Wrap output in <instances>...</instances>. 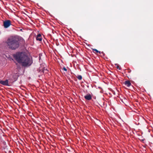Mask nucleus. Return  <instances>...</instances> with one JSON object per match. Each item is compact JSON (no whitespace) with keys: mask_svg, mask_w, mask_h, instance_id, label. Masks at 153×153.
Instances as JSON below:
<instances>
[{"mask_svg":"<svg viewBox=\"0 0 153 153\" xmlns=\"http://www.w3.org/2000/svg\"><path fill=\"white\" fill-rule=\"evenodd\" d=\"M17 79H15L14 80V81H16V80Z\"/></svg>","mask_w":153,"mask_h":153,"instance_id":"17","label":"nucleus"},{"mask_svg":"<svg viewBox=\"0 0 153 153\" xmlns=\"http://www.w3.org/2000/svg\"><path fill=\"white\" fill-rule=\"evenodd\" d=\"M11 24L10 21L9 20H7L4 22V26L5 28L8 27Z\"/></svg>","mask_w":153,"mask_h":153,"instance_id":"3","label":"nucleus"},{"mask_svg":"<svg viewBox=\"0 0 153 153\" xmlns=\"http://www.w3.org/2000/svg\"><path fill=\"white\" fill-rule=\"evenodd\" d=\"M117 69H119V70H120L121 69L120 67L119 66H118V65L117 66Z\"/></svg>","mask_w":153,"mask_h":153,"instance_id":"12","label":"nucleus"},{"mask_svg":"<svg viewBox=\"0 0 153 153\" xmlns=\"http://www.w3.org/2000/svg\"><path fill=\"white\" fill-rule=\"evenodd\" d=\"M77 78L79 80L82 79V77L81 75H78L76 76Z\"/></svg>","mask_w":153,"mask_h":153,"instance_id":"8","label":"nucleus"},{"mask_svg":"<svg viewBox=\"0 0 153 153\" xmlns=\"http://www.w3.org/2000/svg\"><path fill=\"white\" fill-rule=\"evenodd\" d=\"M101 53V54H100L101 56H104V53H103V52H102Z\"/></svg>","mask_w":153,"mask_h":153,"instance_id":"11","label":"nucleus"},{"mask_svg":"<svg viewBox=\"0 0 153 153\" xmlns=\"http://www.w3.org/2000/svg\"><path fill=\"white\" fill-rule=\"evenodd\" d=\"M84 98L87 100H90L91 99L92 97L90 94H88L84 96Z\"/></svg>","mask_w":153,"mask_h":153,"instance_id":"5","label":"nucleus"},{"mask_svg":"<svg viewBox=\"0 0 153 153\" xmlns=\"http://www.w3.org/2000/svg\"><path fill=\"white\" fill-rule=\"evenodd\" d=\"M25 12H26L27 13V11H26L25 10Z\"/></svg>","mask_w":153,"mask_h":153,"instance_id":"18","label":"nucleus"},{"mask_svg":"<svg viewBox=\"0 0 153 153\" xmlns=\"http://www.w3.org/2000/svg\"><path fill=\"white\" fill-rule=\"evenodd\" d=\"M45 11L47 13H49V12H48L47 10V11H46V10H45Z\"/></svg>","mask_w":153,"mask_h":153,"instance_id":"14","label":"nucleus"},{"mask_svg":"<svg viewBox=\"0 0 153 153\" xmlns=\"http://www.w3.org/2000/svg\"><path fill=\"white\" fill-rule=\"evenodd\" d=\"M125 85L128 87H129L131 85V83L130 82L128 81H126L124 82Z\"/></svg>","mask_w":153,"mask_h":153,"instance_id":"6","label":"nucleus"},{"mask_svg":"<svg viewBox=\"0 0 153 153\" xmlns=\"http://www.w3.org/2000/svg\"><path fill=\"white\" fill-rule=\"evenodd\" d=\"M93 51H95L97 53H99L100 54H101V52L100 51H99L97 50L96 49H93Z\"/></svg>","mask_w":153,"mask_h":153,"instance_id":"9","label":"nucleus"},{"mask_svg":"<svg viewBox=\"0 0 153 153\" xmlns=\"http://www.w3.org/2000/svg\"><path fill=\"white\" fill-rule=\"evenodd\" d=\"M8 81L7 79L4 81L1 80L0 81V83L3 85H8Z\"/></svg>","mask_w":153,"mask_h":153,"instance_id":"4","label":"nucleus"},{"mask_svg":"<svg viewBox=\"0 0 153 153\" xmlns=\"http://www.w3.org/2000/svg\"><path fill=\"white\" fill-rule=\"evenodd\" d=\"M19 39L18 37L12 36L9 37L4 42L6 46L12 50H15L19 46Z\"/></svg>","mask_w":153,"mask_h":153,"instance_id":"2","label":"nucleus"},{"mask_svg":"<svg viewBox=\"0 0 153 153\" xmlns=\"http://www.w3.org/2000/svg\"><path fill=\"white\" fill-rule=\"evenodd\" d=\"M15 59L24 66L30 65L32 63V60L24 52H18L13 55Z\"/></svg>","mask_w":153,"mask_h":153,"instance_id":"1","label":"nucleus"},{"mask_svg":"<svg viewBox=\"0 0 153 153\" xmlns=\"http://www.w3.org/2000/svg\"><path fill=\"white\" fill-rule=\"evenodd\" d=\"M47 71H48V70L46 68L45 69V68H44V69L42 70V71L43 73L45 72V73H47Z\"/></svg>","mask_w":153,"mask_h":153,"instance_id":"10","label":"nucleus"},{"mask_svg":"<svg viewBox=\"0 0 153 153\" xmlns=\"http://www.w3.org/2000/svg\"><path fill=\"white\" fill-rule=\"evenodd\" d=\"M22 13H24V14H26V15H27V14H26V13H24V12H22Z\"/></svg>","mask_w":153,"mask_h":153,"instance_id":"16","label":"nucleus"},{"mask_svg":"<svg viewBox=\"0 0 153 153\" xmlns=\"http://www.w3.org/2000/svg\"><path fill=\"white\" fill-rule=\"evenodd\" d=\"M131 70H130L129 71H128V73H130L131 72Z\"/></svg>","mask_w":153,"mask_h":153,"instance_id":"15","label":"nucleus"},{"mask_svg":"<svg viewBox=\"0 0 153 153\" xmlns=\"http://www.w3.org/2000/svg\"><path fill=\"white\" fill-rule=\"evenodd\" d=\"M36 40L41 41L42 40V38L41 37V35L40 34H39L37 35L36 38Z\"/></svg>","mask_w":153,"mask_h":153,"instance_id":"7","label":"nucleus"},{"mask_svg":"<svg viewBox=\"0 0 153 153\" xmlns=\"http://www.w3.org/2000/svg\"><path fill=\"white\" fill-rule=\"evenodd\" d=\"M63 69L64 71H67V69H66V68H65V67H63Z\"/></svg>","mask_w":153,"mask_h":153,"instance_id":"13","label":"nucleus"},{"mask_svg":"<svg viewBox=\"0 0 153 153\" xmlns=\"http://www.w3.org/2000/svg\"><path fill=\"white\" fill-rule=\"evenodd\" d=\"M1 80H0V81H1Z\"/></svg>","mask_w":153,"mask_h":153,"instance_id":"19","label":"nucleus"}]
</instances>
